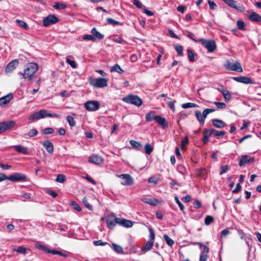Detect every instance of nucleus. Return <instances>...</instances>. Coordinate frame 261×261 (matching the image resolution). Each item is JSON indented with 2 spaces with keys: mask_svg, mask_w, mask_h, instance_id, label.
<instances>
[{
  "mask_svg": "<svg viewBox=\"0 0 261 261\" xmlns=\"http://www.w3.org/2000/svg\"><path fill=\"white\" fill-rule=\"evenodd\" d=\"M129 143L134 148L137 149H139L142 146L140 142H137L135 140H131L129 141Z\"/></svg>",
  "mask_w": 261,
  "mask_h": 261,
  "instance_id": "7c9ffc66",
  "label": "nucleus"
},
{
  "mask_svg": "<svg viewBox=\"0 0 261 261\" xmlns=\"http://www.w3.org/2000/svg\"><path fill=\"white\" fill-rule=\"evenodd\" d=\"M175 200L176 203L178 205L179 208L181 211H184L185 209V206L184 205L181 203V202L179 201V199L177 196H175Z\"/></svg>",
  "mask_w": 261,
  "mask_h": 261,
  "instance_id": "052dcab7",
  "label": "nucleus"
},
{
  "mask_svg": "<svg viewBox=\"0 0 261 261\" xmlns=\"http://www.w3.org/2000/svg\"><path fill=\"white\" fill-rule=\"evenodd\" d=\"M214 221V218L211 216H207L205 218L204 223L206 225H209L211 223H212Z\"/></svg>",
  "mask_w": 261,
  "mask_h": 261,
  "instance_id": "de8ad7c7",
  "label": "nucleus"
},
{
  "mask_svg": "<svg viewBox=\"0 0 261 261\" xmlns=\"http://www.w3.org/2000/svg\"><path fill=\"white\" fill-rule=\"evenodd\" d=\"M248 18L251 21L254 22H261V16L257 13L251 11L248 16Z\"/></svg>",
  "mask_w": 261,
  "mask_h": 261,
  "instance_id": "dca6fc26",
  "label": "nucleus"
},
{
  "mask_svg": "<svg viewBox=\"0 0 261 261\" xmlns=\"http://www.w3.org/2000/svg\"><path fill=\"white\" fill-rule=\"evenodd\" d=\"M66 62L73 68H75L77 66V63L74 61L70 60L68 57L66 58Z\"/></svg>",
  "mask_w": 261,
  "mask_h": 261,
  "instance_id": "79ce46f5",
  "label": "nucleus"
},
{
  "mask_svg": "<svg viewBox=\"0 0 261 261\" xmlns=\"http://www.w3.org/2000/svg\"><path fill=\"white\" fill-rule=\"evenodd\" d=\"M111 72H116L119 74L122 73L124 71L120 67V66L116 64L115 65H114L110 69Z\"/></svg>",
  "mask_w": 261,
  "mask_h": 261,
  "instance_id": "a878e982",
  "label": "nucleus"
},
{
  "mask_svg": "<svg viewBox=\"0 0 261 261\" xmlns=\"http://www.w3.org/2000/svg\"><path fill=\"white\" fill-rule=\"evenodd\" d=\"M54 128L52 127H46L42 130V134L43 135L51 134L54 132Z\"/></svg>",
  "mask_w": 261,
  "mask_h": 261,
  "instance_id": "09e8293b",
  "label": "nucleus"
},
{
  "mask_svg": "<svg viewBox=\"0 0 261 261\" xmlns=\"http://www.w3.org/2000/svg\"><path fill=\"white\" fill-rule=\"evenodd\" d=\"M83 203L84 204L85 206L87 208H88L90 210H92V205L89 203V202H88V200H87V198L86 197H84L83 199Z\"/></svg>",
  "mask_w": 261,
  "mask_h": 261,
  "instance_id": "13d9d810",
  "label": "nucleus"
},
{
  "mask_svg": "<svg viewBox=\"0 0 261 261\" xmlns=\"http://www.w3.org/2000/svg\"><path fill=\"white\" fill-rule=\"evenodd\" d=\"M133 4L138 8H142L143 5L139 0H134Z\"/></svg>",
  "mask_w": 261,
  "mask_h": 261,
  "instance_id": "338daca9",
  "label": "nucleus"
},
{
  "mask_svg": "<svg viewBox=\"0 0 261 261\" xmlns=\"http://www.w3.org/2000/svg\"><path fill=\"white\" fill-rule=\"evenodd\" d=\"M154 114V112H150L148 113L145 116V119H146V121L149 122V121H152L153 119H154V116L153 115Z\"/></svg>",
  "mask_w": 261,
  "mask_h": 261,
  "instance_id": "ea45409f",
  "label": "nucleus"
},
{
  "mask_svg": "<svg viewBox=\"0 0 261 261\" xmlns=\"http://www.w3.org/2000/svg\"><path fill=\"white\" fill-rule=\"evenodd\" d=\"M27 250H28V249L25 247H24L23 246H19L16 248H14L13 249V251H16L17 252H18V253H21L23 254H25Z\"/></svg>",
  "mask_w": 261,
  "mask_h": 261,
  "instance_id": "c756f323",
  "label": "nucleus"
},
{
  "mask_svg": "<svg viewBox=\"0 0 261 261\" xmlns=\"http://www.w3.org/2000/svg\"><path fill=\"white\" fill-rule=\"evenodd\" d=\"M83 39L95 41V37H94L92 35L90 34L84 35L83 36Z\"/></svg>",
  "mask_w": 261,
  "mask_h": 261,
  "instance_id": "3c124183",
  "label": "nucleus"
},
{
  "mask_svg": "<svg viewBox=\"0 0 261 261\" xmlns=\"http://www.w3.org/2000/svg\"><path fill=\"white\" fill-rule=\"evenodd\" d=\"M59 21V19L54 15H49L45 17L43 20V24L45 27H48Z\"/></svg>",
  "mask_w": 261,
  "mask_h": 261,
  "instance_id": "0eeeda50",
  "label": "nucleus"
},
{
  "mask_svg": "<svg viewBox=\"0 0 261 261\" xmlns=\"http://www.w3.org/2000/svg\"><path fill=\"white\" fill-rule=\"evenodd\" d=\"M198 107V106L197 104L194 103H192V102L185 103L181 105V107L183 109H188V108H196Z\"/></svg>",
  "mask_w": 261,
  "mask_h": 261,
  "instance_id": "473e14b6",
  "label": "nucleus"
},
{
  "mask_svg": "<svg viewBox=\"0 0 261 261\" xmlns=\"http://www.w3.org/2000/svg\"><path fill=\"white\" fill-rule=\"evenodd\" d=\"M117 219H119V218L116 217L114 213L110 214L106 221L108 227L111 229H113L116 224H118V222H119Z\"/></svg>",
  "mask_w": 261,
  "mask_h": 261,
  "instance_id": "1a4fd4ad",
  "label": "nucleus"
},
{
  "mask_svg": "<svg viewBox=\"0 0 261 261\" xmlns=\"http://www.w3.org/2000/svg\"><path fill=\"white\" fill-rule=\"evenodd\" d=\"M43 146L49 153L54 152V146L53 143L49 140H45L43 142Z\"/></svg>",
  "mask_w": 261,
  "mask_h": 261,
  "instance_id": "6ab92c4d",
  "label": "nucleus"
},
{
  "mask_svg": "<svg viewBox=\"0 0 261 261\" xmlns=\"http://www.w3.org/2000/svg\"><path fill=\"white\" fill-rule=\"evenodd\" d=\"M66 119L70 126L72 127L75 125V121L74 120V118L72 116L68 115L66 117Z\"/></svg>",
  "mask_w": 261,
  "mask_h": 261,
  "instance_id": "72a5a7b5",
  "label": "nucleus"
},
{
  "mask_svg": "<svg viewBox=\"0 0 261 261\" xmlns=\"http://www.w3.org/2000/svg\"><path fill=\"white\" fill-rule=\"evenodd\" d=\"M4 127L5 132L7 130L12 128L15 125V121L13 120H8L2 122Z\"/></svg>",
  "mask_w": 261,
  "mask_h": 261,
  "instance_id": "5701e85b",
  "label": "nucleus"
},
{
  "mask_svg": "<svg viewBox=\"0 0 261 261\" xmlns=\"http://www.w3.org/2000/svg\"><path fill=\"white\" fill-rule=\"evenodd\" d=\"M203 137L202 138V141L204 144H206L209 141V137L207 134H205L204 130L203 132Z\"/></svg>",
  "mask_w": 261,
  "mask_h": 261,
  "instance_id": "bf43d9fd",
  "label": "nucleus"
},
{
  "mask_svg": "<svg viewBox=\"0 0 261 261\" xmlns=\"http://www.w3.org/2000/svg\"><path fill=\"white\" fill-rule=\"evenodd\" d=\"M107 244V242H103L101 240L95 241L93 242V244L96 246H104Z\"/></svg>",
  "mask_w": 261,
  "mask_h": 261,
  "instance_id": "e2e57ef3",
  "label": "nucleus"
},
{
  "mask_svg": "<svg viewBox=\"0 0 261 261\" xmlns=\"http://www.w3.org/2000/svg\"><path fill=\"white\" fill-rule=\"evenodd\" d=\"M13 97V94L12 93H9L0 98V106L4 107L12 99Z\"/></svg>",
  "mask_w": 261,
  "mask_h": 261,
  "instance_id": "4468645a",
  "label": "nucleus"
},
{
  "mask_svg": "<svg viewBox=\"0 0 261 261\" xmlns=\"http://www.w3.org/2000/svg\"><path fill=\"white\" fill-rule=\"evenodd\" d=\"M84 107L89 111H95L99 108V102L95 100L88 101L84 103Z\"/></svg>",
  "mask_w": 261,
  "mask_h": 261,
  "instance_id": "423d86ee",
  "label": "nucleus"
},
{
  "mask_svg": "<svg viewBox=\"0 0 261 261\" xmlns=\"http://www.w3.org/2000/svg\"><path fill=\"white\" fill-rule=\"evenodd\" d=\"M27 178V177L24 174L15 173L9 176L8 180H9L11 181H25L26 180Z\"/></svg>",
  "mask_w": 261,
  "mask_h": 261,
  "instance_id": "6e6552de",
  "label": "nucleus"
},
{
  "mask_svg": "<svg viewBox=\"0 0 261 261\" xmlns=\"http://www.w3.org/2000/svg\"><path fill=\"white\" fill-rule=\"evenodd\" d=\"M195 116L200 124L203 125L204 123L205 119L200 111H196L195 112Z\"/></svg>",
  "mask_w": 261,
  "mask_h": 261,
  "instance_id": "393cba45",
  "label": "nucleus"
},
{
  "mask_svg": "<svg viewBox=\"0 0 261 261\" xmlns=\"http://www.w3.org/2000/svg\"><path fill=\"white\" fill-rule=\"evenodd\" d=\"M70 205L72 206V207L77 211V212H80L82 210L80 206L75 201H71Z\"/></svg>",
  "mask_w": 261,
  "mask_h": 261,
  "instance_id": "603ef678",
  "label": "nucleus"
},
{
  "mask_svg": "<svg viewBox=\"0 0 261 261\" xmlns=\"http://www.w3.org/2000/svg\"><path fill=\"white\" fill-rule=\"evenodd\" d=\"M149 233H150L149 238H150V240H151L150 241L153 242L154 238H155V234L154 233V232L151 228H149Z\"/></svg>",
  "mask_w": 261,
  "mask_h": 261,
  "instance_id": "0e129e2a",
  "label": "nucleus"
},
{
  "mask_svg": "<svg viewBox=\"0 0 261 261\" xmlns=\"http://www.w3.org/2000/svg\"><path fill=\"white\" fill-rule=\"evenodd\" d=\"M214 104L218 109H223L226 107V105L224 102L215 101L214 102Z\"/></svg>",
  "mask_w": 261,
  "mask_h": 261,
  "instance_id": "5fc2aeb1",
  "label": "nucleus"
},
{
  "mask_svg": "<svg viewBox=\"0 0 261 261\" xmlns=\"http://www.w3.org/2000/svg\"><path fill=\"white\" fill-rule=\"evenodd\" d=\"M228 169V166L227 165L221 166L220 174L222 175V174L225 173V172H227Z\"/></svg>",
  "mask_w": 261,
  "mask_h": 261,
  "instance_id": "69168bd1",
  "label": "nucleus"
},
{
  "mask_svg": "<svg viewBox=\"0 0 261 261\" xmlns=\"http://www.w3.org/2000/svg\"><path fill=\"white\" fill-rule=\"evenodd\" d=\"M118 177L123 180V181L121 182V184L123 185L131 186L134 184L133 179L129 174H120L118 175Z\"/></svg>",
  "mask_w": 261,
  "mask_h": 261,
  "instance_id": "9d476101",
  "label": "nucleus"
},
{
  "mask_svg": "<svg viewBox=\"0 0 261 261\" xmlns=\"http://www.w3.org/2000/svg\"><path fill=\"white\" fill-rule=\"evenodd\" d=\"M225 3L230 7L234 8L240 12L245 11V7L242 5L238 4L234 0H226Z\"/></svg>",
  "mask_w": 261,
  "mask_h": 261,
  "instance_id": "9b49d317",
  "label": "nucleus"
},
{
  "mask_svg": "<svg viewBox=\"0 0 261 261\" xmlns=\"http://www.w3.org/2000/svg\"><path fill=\"white\" fill-rule=\"evenodd\" d=\"M233 79L236 82L246 84H252L254 83L251 79L244 76L233 77Z\"/></svg>",
  "mask_w": 261,
  "mask_h": 261,
  "instance_id": "f8f14e48",
  "label": "nucleus"
},
{
  "mask_svg": "<svg viewBox=\"0 0 261 261\" xmlns=\"http://www.w3.org/2000/svg\"><path fill=\"white\" fill-rule=\"evenodd\" d=\"M13 147L15 150L19 153H22L24 154H29V148L27 147H23L21 145H14Z\"/></svg>",
  "mask_w": 261,
  "mask_h": 261,
  "instance_id": "a211bd4d",
  "label": "nucleus"
},
{
  "mask_svg": "<svg viewBox=\"0 0 261 261\" xmlns=\"http://www.w3.org/2000/svg\"><path fill=\"white\" fill-rule=\"evenodd\" d=\"M199 41H200L199 42H200L201 44L207 49L208 52L213 53L216 49V43L213 40L201 38L199 39Z\"/></svg>",
  "mask_w": 261,
  "mask_h": 261,
  "instance_id": "7ed1b4c3",
  "label": "nucleus"
},
{
  "mask_svg": "<svg viewBox=\"0 0 261 261\" xmlns=\"http://www.w3.org/2000/svg\"><path fill=\"white\" fill-rule=\"evenodd\" d=\"M66 7V4L61 3H57L54 6V8L56 9H65Z\"/></svg>",
  "mask_w": 261,
  "mask_h": 261,
  "instance_id": "37998d69",
  "label": "nucleus"
},
{
  "mask_svg": "<svg viewBox=\"0 0 261 261\" xmlns=\"http://www.w3.org/2000/svg\"><path fill=\"white\" fill-rule=\"evenodd\" d=\"M91 33L93 36L95 37V41L96 40V38L101 40L104 38V35L99 33L95 28H93L92 29Z\"/></svg>",
  "mask_w": 261,
  "mask_h": 261,
  "instance_id": "b1692460",
  "label": "nucleus"
},
{
  "mask_svg": "<svg viewBox=\"0 0 261 261\" xmlns=\"http://www.w3.org/2000/svg\"><path fill=\"white\" fill-rule=\"evenodd\" d=\"M225 67L229 70L236 71L238 72L243 71L242 66L240 63L238 61L234 63L228 62L225 65Z\"/></svg>",
  "mask_w": 261,
  "mask_h": 261,
  "instance_id": "39448f33",
  "label": "nucleus"
},
{
  "mask_svg": "<svg viewBox=\"0 0 261 261\" xmlns=\"http://www.w3.org/2000/svg\"><path fill=\"white\" fill-rule=\"evenodd\" d=\"M117 220L119 221V222H118V224L125 227L129 228L133 226V223L130 220L121 218H119V219H117Z\"/></svg>",
  "mask_w": 261,
  "mask_h": 261,
  "instance_id": "aec40b11",
  "label": "nucleus"
},
{
  "mask_svg": "<svg viewBox=\"0 0 261 261\" xmlns=\"http://www.w3.org/2000/svg\"><path fill=\"white\" fill-rule=\"evenodd\" d=\"M222 95L225 101H229L232 98L230 93L227 90Z\"/></svg>",
  "mask_w": 261,
  "mask_h": 261,
  "instance_id": "49530a36",
  "label": "nucleus"
},
{
  "mask_svg": "<svg viewBox=\"0 0 261 261\" xmlns=\"http://www.w3.org/2000/svg\"><path fill=\"white\" fill-rule=\"evenodd\" d=\"M247 155H244L243 156H242V157L241 158L240 161H239V165L240 166H244V165H245L246 163H247Z\"/></svg>",
  "mask_w": 261,
  "mask_h": 261,
  "instance_id": "e433bc0d",
  "label": "nucleus"
},
{
  "mask_svg": "<svg viewBox=\"0 0 261 261\" xmlns=\"http://www.w3.org/2000/svg\"><path fill=\"white\" fill-rule=\"evenodd\" d=\"M56 180L58 182L63 183L66 180V177L63 174H58Z\"/></svg>",
  "mask_w": 261,
  "mask_h": 261,
  "instance_id": "a18cd8bd",
  "label": "nucleus"
},
{
  "mask_svg": "<svg viewBox=\"0 0 261 261\" xmlns=\"http://www.w3.org/2000/svg\"><path fill=\"white\" fill-rule=\"evenodd\" d=\"M212 122L214 126L219 128L224 127L226 125L223 121L218 119H213Z\"/></svg>",
  "mask_w": 261,
  "mask_h": 261,
  "instance_id": "412c9836",
  "label": "nucleus"
},
{
  "mask_svg": "<svg viewBox=\"0 0 261 261\" xmlns=\"http://www.w3.org/2000/svg\"><path fill=\"white\" fill-rule=\"evenodd\" d=\"M122 101L128 103L135 105L138 107L143 104V100L138 95L130 94L122 98Z\"/></svg>",
  "mask_w": 261,
  "mask_h": 261,
  "instance_id": "f03ea898",
  "label": "nucleus"
},
{
  "mask_svg": "<svg viewBox=\"0 0 261 261\" xmlns=\"http://www.w3.org/2000/svg\"><path fill=\"white\" fill-rule=\"evenodd\" d=\"M107 21L109 24H113V25H121L122 23L119 21H116L111 18H108Z\"/></svg>",
  "mask_w": 261,
  "mask_h": 261,
  "instance_id": "58836bf2",
  "label": "nucleus"
},
{
  "mask_svg": "<svg viewBox=\"0 0 261 261\" xmlns=\"http://www.w3.org/2000/svg\"><path fill=\"white\" fill-rule=\"evenodd\" d=\"M188 58L190 62H193L195 60V56L191 49H188Z\"/></svg>",
  "mask_w": 261,
  "mask_h": 261,
  "instance_id": "864d4df0",
  "label": "nucleus"
},
{
  "mask_svg": "<svg viewBox=\"0 0 261 261\" xmlns=\"http://www.w3.org/2000/svg\"><path fill=\"white\" fill-rule=\"evenodd\" d=\"M174 48L179 55H183V47L181 45H176L175 46Z\"/></svg>",
  "mask_w": 261,
  "mask_h": 261,
  "instance_id": "8fccbe9b",
  "label": "nucleus"
},
{
  "mask_svg": "<svg viewBox=\"0 0 261 261\" xmlns=\"http://www.w3.org/2000/svg\"><path fill=\"white\" fill-rule=\"evenodd\" d=\"M142 201L147 203L150 205L155 206L156 205L159 203V200L156 198H143L141 199Z\"/></svg>",
  "mask_w": 261,
  "mask_h": 261,
  "instance_id": "4be33fe9",
  "label": "nucleus"
},
{
  "mask_svg": "<svg viewBox=\"0 0 261 261\" xmlns=\"http://www.w3.org/2000/svg\"><path fill=\"white\" fill-rule=\"evenodd\" d=\"M154 119L162 127L166 128L168 126V124L166 123V119L165 118L160 115H155Z\"/></svg>",
  "mask_w": 261,
  "mask_h": 261,
  "instance_id": "f3484780",
  "label": "nucleus"
},
{
  "mask_svg": "<svg viewBox=\"0 0 261 261\" xmlns=\"http://www.w3.org/2000/svg\"><path fill=\"white\" fill-rule=\"evenodd\" d=\"M47 111L44 109H42L39 111L41 119H43L47 117Z\"/></svg>",
  "mask_w": 261,
  "mask_h": 261,
  "instance_id": "680f3d73",
  "label": "nucleus"
},
{
  "mask_svg": "<svg viewBox=\"0 0 261 261\" xmlns=\"http://www.w3.org/2000/svg\"><path fill=\"white\" fill-rule=\"evenodd\" d=\"M153 245V241H148L146 244L142 248V250L143 251H147L151 249Z\"/></svg>",
  "mask_w": 261,
  "mask_h": 261,
  "instance_id": "cd10ccee",
  "label": "nucleus"
},
{
  "mask_svg": "<svg viewBox=\"0 0 261 261\" xmlns=\"http://www.w3.org/2000/svg\"><path fill=\"white\" fill-rule=\"evenodd\" d=\"M19 62L17 59H14L11 61L7 66L5 71L6 72H10L14 70L18 65Z\"/></svg>",
  "mask_w": 261,
  "mask_h": 261,
  "instance_id": "2eb2a0df",
  "label": "nucleus"
},
{
  "mask_svg": "<svg viewBox=\"0 0 261 261\" xmlns=\"http://www.w3.org/2000/svg\"><path fill=\"white\" fill-rule=\"evenodd\" d=\"M198 244L200 248L202 249L201 253L207 254L209 252V248L207 246L203 245L201 243H198Z\"/></svg>",
  "mask_w": 261,
  "mask_h": 261,
  "instance_id": "f704fd0d",
  "label": "nucleus"
},
{
  "mask_svg": "<svg viewBox=\"0 0 261 261\" xmlns=\"http://www.w3.org/2000/svg\"><path fill=\"white\" fill-rule=\"evenodd\" d=\"M36 247L47 253H48L49 251L48 248L45 246L41 245L40 244H36Z\"/></svg>",
  "mask_w": 261,
  "mask_h": 261,
  "instance_id": "6e6d98bb",
  "label": "nucleus"
},
{
  "mask_svg": "<svg viewBox=\"0 0 261 261\" xmlns=\"http://www.w3.org/2000/svg\"><path fill=\"white\" fill-rule=\"evenodd\" d=\"M144 150L147 154H150L153 150V148L149 143H147L144 146Z\"/></svg>",
  "mask_w": 261,
  "mask_h": 261,
  "instance_id": "4c0bfd02",
  "label": "nucleus"
},
{
  "mask_svg": "<svg viewBox=\"0 0 261 261\" xmlns=\"http://www.w3.org/2000/svg\"><path fill=\"white\" fill-rule=\"evenodd\" d=\"M38 70V65L35 63H28L24 69V72H19V74L22 75V79H28L29 81H32L34 79V73Z\"/></svg>",
  "mask_w": 261,
  "mask_h": 261,
  "instance_id": "f257e3e1",
  "label": "nucleus"
},
{
  "mask_svg": "<svg viewBox=\"0 0 261 261\" xmlns=\"http://www.w3.org/2000/svg\"><path fill=\"white\" fill-rule=\"evenodd\" d=\"M205 172L206 170L205 169L200 168L197 171V175L201 177H204L205 174Z\"/></svg>",
  "mask_w": 261,
  "mask_h": 261,
  "instance_id": "4d7b16f0",
  "label": "nucleus"
},
{
  "mask_svg": "<svg viewBox=\"0 0 261 261\" xmlns=\"http://www.w3.org/2000/svg\"><path fill=\"white\" fill-rule=\"evenodd\" d=\"M90 84L94 87L103 88L108 85V80L103 77L93 79L90 81Z\"/></svg>",
  "mask_w": 261,
  "mask_h": 261,
  "instance_id": "20e7f679",
  "label": "nucleus"
},
{
  "mask_svg": "<svg viewBox=\"0 0 261 261\" xmlns=\"http://www.w3.org/2000/svg\"><path fill=\"white\" fill-rule=\"evenodd\" d=\"M89 161L96 165H101L103 162V159L102 157L94 154L89 157Z\"/></svg>",
  "mask_w": 261,
  "mask_h": 261,
  "instance_id": "ddd939ff",
  "label": "nucleus"
},
{
  "mask_svg": "<svg viewBox=\"0 0 261 261\" xmlns=\"http://www.w3.org/2000/svg\"><path fill=\"white\" fill-rule=\"evenodd\" d=\"M238 28L241 30H245V22L242 20H238L237 22Z\"/></svg>",
  "mask_w": 261,
  "mask_h": 261,
  "instance_id": "a19ab883",
  "label": "nucleus"
},
{
  "mask_svg": "<svg viewBox=\"0 0 261 261\" xmlns=\"http://www.w3.org/2000/svg\"><path fill=\"white\" fill-rule=\"evenodd\" d=\"M38 133V130L36 128H33L31 130H30L28 134H25V135H28L29 137H33L35 136H36Z\"/></svg>",
  "mask_w": 261,
  "mask_h": 261,
  "instance_id": "c03bdc74",
  "label": "nucleus"
},
{
  "mask_svg": "<svg viewBox=\"0 0 261 261\" xmlns=\"http://www.w3.org/2000/svg\"><path fill=\"white\" fill-rule=\"evenodd\" d=\"M29 120L34 121V120H39L41 119L39 111L38 112H37L31 115L29 118Z\"/></svg>",
  "mask_w": 261,
  "mask_h": 261,
  "instance_id": "2f4dec72",
  "label": "nucleus"
},
{
  "mask_svg": "<svg viewBox=\"0 0 261 261\" xmlns=\"http://www.w3.org/2000/svg\"><path fill=\"white\" fill-rule=\"evenodd\" d=\"M225 132L224 130L219 131V130H216V132L215 133V136L216 137H219L223 136V135H225Z\"/></svg>",
  "mask_w": 261,
  "mask_h": 261,
  "instance_id": "774afa93",
  "label": "nucleus"
},
{
  "mask_svg": "<svg viewBox=\"0 0 261 261\" xmlns=\"http://www.w3.org/2000/svg\"><path fill=\"white\" fill-rule=\"evenodd\" d=\"M164 239L167 244L169 246H172V245L174 244V241L170 238L167 234L164 235Z\"/></svg>",
  "mask_w": 261,
  "mask_h": 261,
  "instance_id": "c9c22d12",
  "label": "nucleus"
},
{
  "mask_svg": "<svg viewBox=\"0 0 261 261\" xmlns=\"http://www.w3.org/2000/svg\"><path fill=\"white\" fill-rule=\"evenodd\" d=\"M113 249L116 252L118 253L119 254H124V250L121 246L120 245H118L117 244H116L115 243L112 244Z\"/></svg>",
  "mask_w": 261,
  "mask_h": 261,
  "instance_id": "bb28decb",
  "label": "nucleus"
},
{
  "mask_svg": "<svg viewBox=\"0 0 261 261\" xmlns=\"http://www.w3.org/2000/svg\"><path fill=\"white\" fill-rule=\"evenodd\" d=\"M16 21L17 22L20 27L22 28L25 30H28L29 29L28 25L24 21L19 19H16Z\"/></svg>",
  "mask_w": 261,
  "mask_h": 261,
  "instance_id": "c85d7f7f",
  "label": "nucleus"
}]
</instances>
